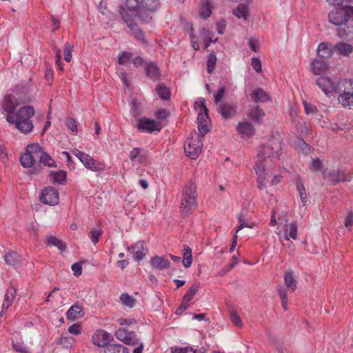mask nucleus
I'll return each instance as SVG.
<instances>
[{"label":"nucleus","instance_id":"42","mask_svg":"<svg viewBox=\"0 0 353 353\" xmlns=\"http://www.w3.org/2000/svg\"><path fill=\"white\" fill-rule=\"evenodd\" d=\"M216 64V54L213 52L210 53L208 56L207 61V71L208 73L211 74L214 70L215 65Z\"/></svg>","mask_w":353,"mask_h":353},{"label":"nucleus","instance_id":"23","mask_svg":"<svg viewBox=\"0 0 353 353\" xmlns=\"http://www.w3.org/2000/svg\"><path fill=\"white\" fill-rule=\"evenodd\" d=\"M84 315L82 307L79 304L72 305L66 313L68 319L75 320L82 317Z\"/></svg>","mask_w":353,"mask_h":353},{"label":"nucleus","instance_id":"62","mask_svg":"<svg viewBox=\"0 0 353 353\" xmlns=\"http://www.w3.org/2000/svg\"><path fill=\"white\" fill-rule=\"evenodd\" d=\"M345 227L350 230L353 225V213L349 212L344 221Z\"/></svg>","mask_w":353,"mask_h":353},{"label":"nucleus","instance_id":"6","mask_svg":"<svg viewBox=\"0 0 353 353\" xmlns=\"http://www.w3.org/2000/svg\"><path fill=\"white\" fill-rule=\"evenodd\" d=\"M329 21L334 25H341L353 19V6H346L332 10L329 14Z\"/></svg>","mask_w":353,"mask_h":353},{"label":"nucleus","instance_id":"32","mask_svg":"<svg viewBox=\"0 0 353 353\" xmlns=\"http://www.w3.org/2000/svg\"><path fill=\"white\" fill-rule=\"evenodd\" d=\"M39 162L49 168H54L57 166L54 160H53L50 155L46 152H41L39 157Z\"/></svg>","mask_w":353,"mask_h":353},{"label":"nucleus","instance_id":"4","mask_svg":"<svg viewBox=\"0 0 353 353\" xmlns=\"http://www.w3.org/2000/svg\"><path fill=\"white\" fill-rule=\"evenodd\" d=\"M338 101L343 107L353 106V81L350 79L339 81Z\"/></svg>","mask_w":353,"mask_h":353},{"label":"nucleus","instance_id":"38","mask_svg":"<svg viewBox=\"0 0 353 353\" xmlns=\"http://www.w3.org/2000/svg\"><path fill=\"white\" fill-rule=\"evenodd\" d=\"M48 243L50 245L57 247L61 251H63L66 248L65 243L61 239H59L54 236H50L48 239Z\"/></svg>","mask_w":353,"mask_h":353},{"label":"nucleus","instance_id":"7","mask_svg":"<svg viewBox=\"0 0 353 353\" xmlns=\"http://www.w3.org/2000/svg\"><path fill=\"white\" fill-rule=\"evenodd\" d=\"M119 12L121 15L123 20L125 21L128 27L132 31L134 37L141 43H145V35L143 31L138 27L135 21L134 17H132L130 12L124 8L121 7Z\"/></svg>","mask_w":353,"mask_h":353},{"label":"nucleus","instance_id":"26","mask_svg":"<svg viewBox=\"0 0 353 353\" xmlns=\"http://www.w3.org/2000/svg\"><path fill=\"white\" fill-rule=\"evenodd\" d=\"M317 54L319 58H330L333 54L332 48L330 45L326 43H321L318 46Z\"/></svg>","mask_w":353,"mask_h":353},{"label":"nucleus","instance_id":"37","mask_svg":"<svg viewBox=\"0 0 353 353\" xmlns=\"http://www.w3.org/2000/svg\"><path fill=\"white\" fill-rule=\"evenodd\" d=\"M212 14L211 6L208 1H205L202 3L199 8V15L201 18L205 19L210 16Z\"/></svg>","mask_w":353,"mask_h":353},{"label":"nucleus","instance_id":"22","mask_svg":"<svg viewBox=\"0 0 353 353\" xmlns=\"http://www.w3.org/2000/svg\"><path fill=\"white\" fill-rule=\"evenodd\" d=\"M153 268L159 270L168 269L170 267V262L163 256H155L150 260Z\"/></svg>","mask_w":353,"mask_h":353},{"label":"nucleus","instance_id":"51","mask_svg":"<svg viewBox=\"0 0 353 353\" xmlns=\"http://www.w3.org/2000/svg\"><path fill=\"white\" fill-rule=\"evenodd\" d=\"M74 342V339L72 336H62L60 339L59 343L65 347H70Z\"/></svg>","mask_w":353,"mask_h":353},{"label":"nucleus","instance_id":"30","mask_svg":"<svg viewBox=\"0 0 353 353\" xmlns=\"http://www.w3.org/2000/svg\"><path fill=\"white\" fill-rule=\"evenodd\" d=\"M327 179L333 182L344 181L346 180V175L343 170L333 171L326 176Z\"/></svg>","mask_w":353,"mask_h":353},{"label":"nucleus","instance_id":"31","mask_svg":"<svg viewBox=\"0 0 353 353\" xmlns=\"http://www.w3.org/2000/svg\"><path fill=\"white\" fill-rule=\"evenodd\" d=\"M20 162L23 167L30 168L35 162L34 157L26 151L25 154L21 156Z\"/></svg>","mask_w":353,"mask_h":353},{"label":"nucleus","instance_id":"28","mask_svg":"<svg viewBox=\"0 0 353 353\" xmlns=\"http://www.w3.org/2000/svg\"><path fill=\"white\" fill-rule=\"evenodd\" d=\"M284 281L286 287L289 289V290H290L291 292L295 291L296 288L297 282L294 278L292 272L290 271L285 272L284 276Z\"/></svg>","mask_w":353,"mask_h":353},{"label":"nucleus","instance_id":"9","mask_svg":"<svg viewBox=\"0 0 353 353\" xmlns=\"http://www.w3.org/2000/svg\"><path fill=\"white\" fill-rule=\"evenodd\" d=\"M203 143L199 138L198 134H195L194 137H189L187 139L184 150L191 159H196L201 152Z\"/></svg>","mask_w":353,"mask_h":353},{"label":"nucleus","instance_id":"40","mask_svg":"<svg viewBox=\"0 0 353 353\" xmlns=\"http://www.w3.org/2000/svg\"><path fill=\"white\" fill-rule=\"evenodd\" d=\"M199 288V283H194L191 286V288L187 291V292L183 296L184 300H187L188 301H190L194 295L196 294Z\"/></svg>","mask_w":353,"mask_h":353},{"label":"nucleus","instance_id":"11","mask_svg":"<svg viewBox=\"0 0 353 353\" xmlns=\"http://www.w3.org/2000/svg\"><path fill=\"white\" fill-rule=\"evenodd\" d=\"M59 192L54 187L45 188L40 196V201L47 205H54L59 203Z\"/></svg>","mask_w":353,"mask_h":353},{"label":"nucleus","instance_id":"54","mask_svg":"<svg viewBox=\"0 0 353 353\" xmlns=\"http://www.w3.org/2000/svg\"><path fill=\"white\" fill-rule=\"evenodd\" d=\"M172 353H196V350L190 347H172Z\"/></svg>","mask_w":353,"mask_h":353},{"label":"nucleus","instance_id":"29","mask_svg":"<svg viewBox=\"0 0 353 353\" xmlns=\"http://www.w3.org/2000/svg\"><path fill=\"white\" fill-rule=\"evenodd\" d=\"M105 353H130L128 349L121 344H109L105 347Z\"/></svg>","mask_w":353,"mask_h":353},{"label":"nucleus","instance_id":"14","mask_svg":"<svg viewBox=\"0 0 353 353\" xmlns=\"http://www.w3.org/2000/svg\"><path fill=\"white\" fill-rule=\"evenodd\" d=\"M112 339L110 334L101 330H97L92 336L93 343L99 347H106Z\"/></svg>","mask_w":353,"mask_h":353},{"label":"nucleus","instance_id":"24","mask_svg":"<svg viewBox=\"0 0 353 353\" xmlns=\"http://www.w3.org/2000/svg\"><path fill=\"white\" fill-rule=\"evenodd\" d=\"M248 115L254 121L259 122L265 116V113L259 105L250 106L247 110Z\"/></svg>","mask_w":353,"mask_h":353},{"label":"nucleus","instance_id":"55","mask_svg":"<svg viewBox=\"0 0 353 353\" xmlns=\"http://www.w3.org/2000/svg\"><path fill=\"white\" fill-rule=\"evenodd\" d=\"M254 132L255 130L252 124L244 122V139L252 137L254 135Z\"/></svg>","mask_w":353,"mask_h":353},{"label":"nucleus","instance_id":"5","mask_svg":"<svg viewBox=\"0 0 353 353\" xmlns=\"http://www.w3.org/2000/svg\"><path fill=\"white\" fill-rule=\"evenodd\" d=\"M160 7L159 0H141L138 19L141 23H148Z\"/></svg>","mask_w":353,"mask_h":353},{"label":"nucleus","instance_id":"16","mask_svg":"<svg viewBox=\"0 0 353 353\" xmlns=\"http://www.w3.org/2000/svg\"><path fill=\"white\" fill-rule=\"evenodd\" d=\"M19 103L17 98L11 94H6L4 97L3 102L2 103V108L7 114H14V110L18 106Z\"/></svg>","mask_w":353,"mask_h":353},{"label":"nucleus","instance_id":"33","mask_svg":"<svg viewBox=\"0 0 353 353\" xmlns=\"http://www.w3.org/2000/svg\"><path fill=\"white\" fill-rule=\"evenodd\" d=\"M183 257L184 267L186 268L190 267L192 263V250L186 245H184Z\"/></svg>","mask_w":353,"mask_h":353},{"label":"nucleus","instance_id":"59","mask_svg":"<svg viewBox=\"0 0 353 353\" xmlns=\"http://www.w3.org/2000/svg\"><path fill=\"white\" fill-rule=\"evenodd\" d=\"M297 148L304 154H307L310 151V145L302 139L297 143Z\"/></svg>","mask_w":353,"mask_h":353},{"label":"nucleus","instance_id":"61","mask_svg":"<svg viewBox=\"0 0 353 353\" xmlns=\"http://www.w3.org/2000/svg\"><path fill=\"white\" fill-rule=\"evenodd\" d=\"M66 126L70 128L72 132H77V121L72 118H68L65 121Z\"/></svg>","mask_w":353,"mask_h":353},{"label":"nucleus","instance_id":"63","mask_svg":"<svg viewBox=\"0 0 353 353\" xmlns=\"http://www.w3.org/2000/svg\"><path fill=\"white\" fill-rule=\"evenodd\" d=\"M230 318H231V321L233 323V324H234L236 325H241V317L237 314V313L235 311L232 310L230 312Z\"/></svg>","mask_w":353,"mask_h":353},{"label":"nucleus","instance_id":"19","mask_svg":"<svg viewBox=\"0 0 353 353\" xmlns=\"http://www.w3.org/2000/svg\"><path fill=\"white\" fill-rule=\"evenodd\" d=\"M218 111L224 119H230L235 115L236 106L232 103H225L219 106Z\"/></svg>","mask_w":353,"mask_h":353},{"label":"nucleus","instance_id":"44","mask_svg":"<svg viewBox=\"0 0 353 353\" xmlns=\"http://www.w3.org/2000/svg\"><path fill=\"white\" fill-rule=\"evenodd\" d=\"M125 344L130 345H136L139 344V339L137 336V334L134 332H129L127 335V337L123 342Z\"/></svg>","mask_w":353,"mask_h":353},{"label":"nucleus","instance_id":"60","mask_svg":"<svg viewBox=\"0 0 353 353\" xmlns=\"http://www.w3.org/2000/svg\"><path fill=\"white\" fill-rule=\"evenodd\" d=\"M303 105L305 108V112L307 114H314L317 111V109L315 105L308 103L305 101L303 102Z\"/></svg>","mask_w":353,"mask_h":353},{"label":"nucleus","instance_id":"8","mask_svg":"<svg viewBox=\"0 0 353 353\" xmlns=\"http://www.w3.org/2000/svg\"><path fill=\"white\" fill-rule=\"evenodd\" d=\"M316 83L328 97L335 96L339 88V81L336 82L327 76H321L317 78Z\"/></svg>","mask_w":353,"mask_h":353},{"label":"nucleus","instance_id":"20","mask_svg":"<svg viewBox=\"0 0 353 353\" xmlns=\"http://www.w3.org/2000/svg\"><path fill=\"white\" fill-rule=\"evenodd\" d=\"M310 66L312 72L316 75L325 72L329 68V64L326 61L317 59L312 61Z\"/></svg>","mask_w":353,"mask_h":353},{"label":"nucleus","instance_id":"53","mask_svg":"<svg viewBox=\"0 0 353 353\" xmlns=\"http://www.w3.org/2000/svg\"><path fill=\"white\" fill-rule=\"evenodd\" d=\"M248 46L253 52H257L260 48V41L257 39L250 38L248 41Z\"/></svg>","mask_w":353,"mask_h":353},{"label":"nucleus","instance_id":"3","mask_svg":"<svg viewBox=\"0 0 353 353\" xmlns=\"http://www.w3.org/2000/svg\"><path fill=\"white\" fill-rule=\"evenodd\" d=\"M197 206L196 185L190 181L183 190L180 204V212L184 216L190 214Z\"/></svg>","mask_w":353,"mask_h":353},{"label":"nucleus","instance_id":"58","mask_svg":"<svg viewBox=\"0 0 353 353\" xmlns=\"http://www.w3.org/2000/svg\"><path fill=\"white\" fill-rule=\"evenodd\" d=\"M73 47L68 43H66L64 48V59L67 62H70L72 59V51Z\"/></svg>","mask_w":353,"mask_h":353},{"label":"nucleus","instance_id":"46","mask_svg":"<svg viewBox=\"0 0 353 353\" xmlns=\"http://www.w3.org/2000/svg\"><path fill=\"white\" fill-rule=\"evenodd\" d=\"M226 87L225 85H223L218 89L217 92L214 94V103L216 104H218L221 101L223 96L226 93Z\"/></svg>","mask_w":353,"mask_h":353},{"label":"nucleus","instance_id":"27","mask_svg":"<svg viewBox=\"0 0 353 353\" xmlns=\"http://www.w3.org/2000/svg\"><path fill=\"white\" fill-rule=\"evenodd\" d=\"M285 236L284 239L288 241L290 238L296 239L297 236V227L294 223L285 225L284 226Z\"/></svg>","mask_w":353,"mask_h":353},{"label":"nucleus","instance_id":"13","mask_svg":"<svg viewBox=\"0 0 353 353\" xmlns=\"http://www.w3.org/2000/svg\"><path fill=\"white\" fill-rule=\"evenodd\" d=\"M249 97L256 103H266L272 101L270 94L261 88H254L250 90Z\"/></svg>","mask_w":353,"mask_h":353},{"label":"nucleus","instance_id":"56","mask_svg":"<svg viewBox=\"0 0 353 353\" xmlns=\"http://www.w3.org/2000/svg\"><path fill=\"white\" fill-rule=\"evenodd\" d=\"M227 26L226 20L222 19L216 23V29L220 34H223Z\"/></svg>","mask_w":353,"mask_h":353},{"label":"nucleus","instance_id":"47","mask_svg":"<svg viewBox=\"0 0 353 353\" xmlns=\"http://www.w3.org/2000/svg\"><path fill=\"white\" fill-rule=\"evenodd\" d=\"M26 151L28 152H29L30 154H32L34 157V155H36L37 153H41V152H43L41 150V147L37 144V143H35V144H29L28 146H27V148H26Z\"/></svg>","mask_w":353,"mask_h":353},{"label":"nucleus","instance_id":"2","mask_svg":"<svg viewBox=\"0 0 353 353\" xmlns=\"http://www.w3.org/2000/svg\"><path fill=\"white\" fill-rule=\"evenodd\" d=\"M281 154V142L279 139H272L262 145L257 157L256 163L272 167Z\"/></svg>","mask_w":353,"mask_h":353},{"label":"nucleus","instance_id":"15","mask_svg":"<svg viewBox=\"0 0 353 353\" xmlns=\"http://www.w3.org/2000/svg\"><path fill=\"white\" fill-rule=\"evenodd\" d=\"M128 157L132 163L135 165H141L146 162L147 154L145 151L141 148H134L129 153Z\"/></svg>","mask_w":353,"mask_h":353},{"label":"nucleus","instance_id":"25","mask_svg":"<svg viewBox=\"0 0 353 353\" xmlns=\"http://www.w3.org/2000/svg\"><path fill=\"white\" fill-rule=\"evenodd\" d=\"M147 75L153 81H157L160 77V72L157 65L153 62H149L145 67Z\"/></svg>","mask_w":353,"mask_h":353},{"label":"nucleus","instance_id":"10","mask_svg":"<svg viewBox=\"0 0 353 353\" xmlns=\"http://www.w3.org/2000/svg\"><path fill=\"white\" fill-rule=\"evenodd\" d=\"M272 167H266L265 165L260 164V162L255 164L254 170L256 173L259 175L258 177V186L259 189L263 190L270 184V170Z\"/></svg>","mask_w":353,"mask_h":353},{"label":"nucleus","instance_id":"41","mask_svg":"<svg viewBox=\"0 0 353 353\" xmlns=\"http://www.w3.org/2000/svg\"><path fill=\"white\" fill-rule=\"evenodd\" d=\"M279 296L281 300L282 306L285 310L288 309V294L287 290L283 286H280L278 288Z\"/></svg>","mask_w":353,"mask_h":353},{"label":"nucleus","instance_id":"18","mask_svg":"<svg viewBox=\"0 0 353 353\" xmlns=\"http://www.w3.org/2000/svg\"><path fill=\"white\" fill-rule=\"evenodd\" d=\"M81 162L84 165V166L93 171L97 172L99 170H102L104 168V165L100 162L94 160L91 156L89 154H86L85 158H83L81 160Z\"/></svg>","mask_w":353,"mask_h":353},{"label":"nucleus","instance_id":"12","mask_svg":"<svg viewBox=\"0 0 353 353\" xmlns=\"http://www.w3.org/2000/svg\"><path fill=\"white\" fill-rule=\"evenodd\" d=\"M137 128L142 132H152L160 131L161 129V124L158 121L146 118L139 119Z\"/></svg>","mask_w":353,"mask_h":353},{"label":"nucleus","instance_id":"36","mask_svg":"<svg viewBox=\"0 0 353 353\" xmlns=\"http://www.w3.org/2000/svg\"><path fill=\"white\" fill-rule=\"evenodd\" d=\"M157 92L160 98L164 100L170 99V93L168 88L164 84H159L157 86Z\"/></svg>","mask_w":353,"mask_h":353},{"label":"nucleus","instance_id":"52","mask_svg":"<svg viewBox=\"0 0 353 353\" xmlns=\"http://www.w3.org/2000/svg\"><path fill=\"white\" fill-rule=\"evenodd\" d=\"M129 331L125 328H119L115 332V336L119 341L124 342Z\"/></svg>","mask_w":353,"mask_h":353},{"label":"nucleus","instance_id":"64","mask_svg":"<svg viewBox=\"0 0 353 353\" xmlns=\"http://www.w3.org/2000/svg\"><path fill=\"white\" fill-rule=\"evenodd\" d=\"M322 165V161L319 159H313L310 165V169L312 171L319 170Z\"/></svg>","mask_w":353,"mask_h":353},{"label":"nucleus","instance_id":"21","mask_svg":"<svg viewBox=\"0 0 353 353\" xmlns=\"http://www.w3.org/2000/svg\"><path fill=\"white\" fill-rule=\"evenodd\" d=\"M4 260L7 265L17 268L20 265L22 261V257L17 252L12 251L5 254Z\"/></svg>","mask_w":353,"mask_h":353},{"label":"nucleus","instance_id":"45","mask_svg":"<svg viewBox=\"0 0 353 353\" xmlns=\"http://www.w3.org/2000/svg\"><path fill=\"white\" fill-rule=\"evenodd\" d=\"M14 294H15V291L14 290V292H12L10 293V295H9V292H8L5 295V299H4L3 305H2V310H8V307L11 305V304L12 303V301H13V299L14 298Z\"/></svg>","mask_w":353,"mask_h":353},{"label":"nucleus","instance_id":"57","mask_svg":"<svg viewBox=\"0 0 353 353\" xmlns=\"http://www.w3.org/2000/svg\"><path fill=\"white\" fill-rule=\"evenodd\" d=\"M208 122L198 121V130L202 137L209 131Z\"/></svg>","mask_w":353,"mask_h":353},{"label":"nucleus","instance_id":"34","mask_svg":"<svg viewBox=\"0 0 353 353\" xmlns=\"http://www.w3.org/2000/svg\"><path fill=\"white\" fill-rule=\"evenodd\" d=\"M141 5V0H127L126 1V6L129 11L136 12V14H132V17H134V19L136 18H138V14H139V9ZM131 14V13H130Z\"/></svg>","mask_w":353,"mask_h":353},{"label":"nucleus","instance_id":"50","mask_svg":"<svg viewBox=\"0 0 353 353\" xmlns=\"http://www.w3.org/2000/svg\"><path fill=\"white\" fill-rule=\"evenodd\" d=\"M132 54L130 52H123L121 56L119 57V63L121 65L127 64L132 59Z\"/></svg>","mask_w":353,"mask_h":353},{"label":"nucleus","instance_id":"39","mask_svg":"<svg viewBox=\"0 0 353 353\" xmlns=\"http://www.w3.org/2000/svg\"><path fill=\"white\" fill-rule=\"evenodd\" d=\"M120 300L123 305L128 307H133L135 305V299H134L128 294H121L120 296Z\"/></svg>","mask_w":353,"mask_h":353},{"label":"nucleus","instance_id":"49","mask_svg":"<svg viewBox=\"0 0 353 353\" xmlns=\"http://www.w3.org/2000/svg\"><path fill=\"white\" fill-rule=\"evenodd\" d=\"M251 65L256 72L260 73L262 72V64L259 58L253 57L251 60Z\"/></svg>","mask_w":353,"mask_h":353},{"label":"nucleus","instance_id":"43","mask_svg":"<svg viewBox=\"0 0 353 353\" xmlns=\"http://www.w3.org/2000/svg\"><path fill=\"white\" fill-rule=\"evenodd\" d=\"M53 182L57 183H63L66 179V172L63 170H59L52 174Z\"/></svg>","mask_w":353,"mask_h":353},{"label":"nucleus","instance_id":"17","mask_svg":"<svg viewBox=\"0 0 353 353\" xmlns=\"http://www.w3.org/2000/svg\"><path fill=\"white\" fill-rule=\"evenodd\" d=\"M128 250L132 254L135 261H141L148 252V250L145 248L143 242L137 243L134 245L128 248Z\"/></svg>","mask_w":353,"mask_h":353},{"label":"nucleus","instance_id":"1","mask_svg":"<svg viewBox=\"0 0 353 353\" xmlns=\"http://www.w3.org/2000/svg\"><path fill=\"white\" fill-rule=\"evenodd\" d=\"M34 114V110L32 106H23L19 108L14 114H7L6 120L8 123L14 124L15 128L23 134L32 132L33 123L31 118Z\"/></svg>","mask_w":353,"mask_h":353},{"label":"nucleus","instance_id":"48","mask_svg":"<svg viewBox=\"0 0 353 353\" xmlns=\"http://www.w3.org/2000/svg\"><path fill=\"white\" fill-rule=\"evenodd\" d=\"M102 234V231L99 229H92L90 234V237L93 243H97L99 241V237Z\"/></svg>","mask_w":353,"mask_h":353},{"label":"nucleus","instance_id":"35","mask_svg":"<svg viewBox=\"0 0 353 353\" xmlns=\"http://www.w3.org/2000/svg\"><path fill=\"white\" fill-rule=\"evenodd\" d=\"M336 49L344 56H349L353 51V47L349 43L340 42L336 46Z\"/></svg>","mask_w":353,"mask_h":353}]
</instances>
